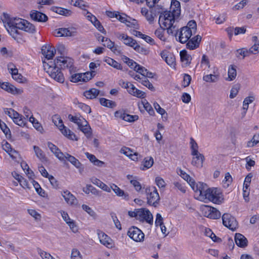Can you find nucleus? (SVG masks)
Segmentation results:
<instances>
[{
  "instance_id": "obj_60",
  "label": "nucleus",
  "mask_w": 259,
  "mask_h": 259,
  "mask_svg": "<svg viewBox=\"0 0 259 259\" xmlns=\"http://www.w3.org/2000/svg\"><path fill=\"white\" fill-rule=\"evenodd\" d=\"M82 209L89 213L91 216L94 217L96 215V212L89 206L83 204L82 205Z\"/></svg>"
},
{
  "instance_id": "obj_14",
  "label": "nucleus",
  "mask_w": 259,
  "mask_h": 259,
  "mask_svg": "<svg viewBox=\"0 0 259 259\" xmlns=\"http://www.w3.org/2000/svg\"><path fill=\"white\" fill-rule=\"evenodd\" d=\"M201 40V36L199 35L195 36L192 38H190L187 42L186 48L191 50H194L199 47Z\"/></svg>"
},
{
  "instance_id": "obj_42",
  "label": "nucleus",
  "mask_w": 259,
  "mask_h": 259,
  "mask_svg": "<svg viewBox=\"0 0 259 259\" xmlns=\"http://www.w3.org/2000/svg\"><path fill=\"white\" fill-rule=\"evenodd\" d=\"M250 54H251L250 52L249 51V50L242 48L237 50L236 56L237 57L239 58L240 56H242V59H244L245 57L248 56Z\"/></svg>"
},
{
  "instance_id": "obj_31",
  "label": "nucleus",
  "mask_w": 259,
  "mask_h": 259,
  "mask_svg": "<svg viewBox=\"0 0 259 259\" xmlns=\"http://www.w3.org/2000/svg\"><path fill=\"white\" fill-rule=\"evenodd\" d=\"M66 160L69 161L71 164H72L76 168H79L81 167V166L82 165L81 163L75 157H74L69 154H66Z\"/></svg>"
},
{
  "instance_id": "obj_25",
  "label": "nucleus",
  "mask_w": 259,
  "mask_h": 259,
  "mask_svg": "<svg viewBox=\"0 0 259 259\" xmlns=\"http://www.w3.org/2000/svg\"><path fill=\"white\" fill-rule=\"evenodd\" d=\"M51 10L53 12H54L57 14L60 15L65 16H69L72 14V12L68 9L62 8L61 7H52L51 8Z\"/></svg>"
},
{
  "instance_id": "obj_17",
  "label": "nucleus",
  "mask_w": 259,
  "mask_h": 259,
  "mask_svg": "<svg viewBox=\"0 0 259 259\" xmlns=\"http://www.w3.org/2000/svg\"><path fill=\"white\" fill-rule=\"evenodd\" d=\"M116 36L119 39L123 41L125 45L132 47L133 48L137 42L135 39H134L132 37L127 36L124 33H118L116 34Z\"/></svg>"
},
{
  "instance_id": "obj_63",
  "label": "nucleus",
  "mask_w": 259,
  "mask_h": 259,
  "mask_svg": "<svg viewBox=\"0 0 259 259\" xmlns=\"http://www.w3.org/2000/svg\"><path fill=\"white\" fill-rule=\"evenodd\" d=\"M120 152L130 157L132 156L133 151L130 148L124 147L120 149Z\"/></svg>"
},
{
  "instance_id": "obj_61",
  "label": "nucleus",
  "mask_w": 259,
  "mask_h": 259,
  "mask_svg": "<svg viewBox=\"0 0 259 259\" xmlns=\"http://www.w3.org/2000/svg\"><path fill=\"white\" fill-rule=\"evenodd\" d=\"M191 80V77L187 74H185L183 77V85L184 87H188Z\"/></svg>"
},
{
  "instance_id": "obj_20",
  "label": "nucleus",
  "mask_w": 259,
  "mask_h": 259,
  "mask_svg": "<svg viewBox=\"0 0 259 259\" xmlns=\"http://www.w3.org/2000/svg\"><path fill=\"white\" fill-rule=\"evenodd\" d=\"M30 17L32 19L38 22H46L48 19L46 15L36 10L31 12Z\"/></svg>"
},
{
  "instance_id": "obj_32",
  "label": "nucleus",
  "mask_w": 259,
  "mask_h": 259,
  "mask_svg": "<svg viewBox=\"0 0 259 259\" xmlns=\"http://www.w3.org/2000/svg\"><path fill=\"white\" fill-rule=\"evenodd\" d=\"M154 6H152L151 7V10L150 12L146 15L145 17L146 20L148 21L150 24H153L154 21V18L156 16L157 13V11H156L155 9H153V7ZM150 8V7H149Z\"/></svg>"
},
{
  "instance_id": "obj_53",
  "label": "nucleus",
  "mask_w": 259,
  "mask_h": 259,
  "mask_svg": "<svg viewBox=\"0 0 259 259\" xmlns=\"http://www.w3.org/2000/svg\"><path fill=\"white\" fill-rule=\"evenodd\" d=\"M134 70L140 73L143 76H145V75L148 71L147 69L140 65H136V67H134Z\"/></svg>"
},
{
  "instance_id": "obj_57",
  "label": "nucleus",
  "mask_w": 259,
  "mask_h": 259,
  "mask_svg": "<svg viewBox=\"0 0 259 259\" xmlns=\"http://www.w3.org/2000/svg\"><path fill=\"white\" fill-rule=\"evenodd\" d=\"M153 105L154 108L159 114H161L162 116H163L164 114L167 115V113L165 110L161 108L160 105L157 103H154Z\"/></svg>"
},
{
  "instance_id": "obj_12",
  "label": "nucleus",
  "mask_w": 259,
  "mask_h": 259,
  "mask_svg": "<svg viewBox=\"0 0 259 259\" xmlns=\"http://www.w3.org/2000/svg\"><path fill=\"white\" fill-rule=\"evenodd\" d=\"M97 234L100 242L101 244L108 248H111L113 246L112 240L110 237L103 231L98 230Z\"/></svg>"
},
{
  "instance_id": "obj_59",
  "label": "nucleus",
  "mask_w": 259,
  "mask_h": 259,
  "mask_svg": "<svg viewBox=\"0 0 259 259\" xmlns=\"http://www.w3.org/2000/svg\"><path fill=\"white\" fill-rule=\"evenodd\" d=\"M74 3L73 4V5L75 7H78L81 9H83L84 7H85V5L83 3V1L81 0H71V4H72L73 2Z\"/></svg>"
},
{
  "instance_id": "obj_13",
  "label": "nucleus",
  "mask_w": 259,
  "mask_h": 259,
  "mask_svg": "<svg viewBox=\"0 0 259 259\" xmlns=\"http://www.w3.org/2000/svg\"><path fill=\"white\" fill-rule=\"evenodd\" d=\"M160 56L168 65L175 66L176 65V58L172 53L166 50H163L160 53Z\"/></svg>"
},
{
  "instance_id": "obj_37",
  "label": "nucleus",
  "mask_w": 259,
  "mask_h": 259,
  "mask_svg": "<svg viewBox=\"0 0 259 259\" xmlns=\"http://www.w3.org/2000/svg\"><path fill=\"white\" fill-rule=\"evenodd\" d=\"M100 103L102 106L109 108H113L116 105L115 102L104 98L100 99Z\"/></svg>"
},
{
  "instance_id": "obj_28",
  "label": "nucleus",
  "mask_w": 259,
  "mask_h": 259,
  "mask_svg": "<svg viewBox=\"0 0 259 259\" xmlns=\"http://www.w3.org/2000/svg\"><path fill=\"white\" fill-rule=\"evenodd\" d=\"M99 90L93 88L84 92L83 95L87 99H93L96 98L99 94Z\"/></svg>"
},
{
  "instance_id": "obj_55",
  "label": "nucleus",
  "mask_w": 259,
  "mask_h": 259,
  "mask_svg": "<svg viewBox=\"0 0 259 259\" xmlns=\"http://www.w3.org/2000/svg\"><path fill=\"white\" fill-rule=\"evenodd\" d=\"M77 106L86 113H90L91 112L90 107L82 103H78Z\"/></svg>"
},
{
  "instance_id": "obj_26",
  "label": "nucleus",
  "mask_w": 259,
  "mask_h": 259,
  "mask_svg": "<svg viewBox=\"0 0 259 259\" xmlns=\"http://www.w3.org/2000/svg\"><path fill=\"white\" fill-rule=\"evenodd\" d=\"M171 12L177 16H180L181 14L180 3L177 0H172L171 2Z\"/></svg>"
},
{
  "instance_id": "obj_24",
  "label": "nucleus",
  "mask_w": 259,
  "mask_h": 259,
  "mask_svg": "<svg viewBox=\"0 0 259 259\" xmlns=\"http://www.w3.org/2000/svg\"><path fill=\"white\" fill-rule=\"evenodd\" d=\"M111 188L118 196L123 197V198L126 200H128V194L120 189L117 185L113 184L111 185Z\"/></svg>"
},
{
  "instance_id": "obj_10",
  "label": "nucleus",
  "mask_w": 259,
  "mask_h": 259,
  "mask_svg": "<svg viewBox=\"0 0 259 259\" xmlns=\"http://www.w3.org/2000/svg\"><path fill=\"white\" fill-rule=\"evenodd\" d=\"M56 126L58 127L61 133L68 139L75 141L78 140V139L76 138V136L74 133L71 132L69 129L67 128L64 125L62 119H59V122L56 125Z\"/></svg>"
},
{
  "instance_id": "obj_54",
  "label": "nucleus",
  "mask_w": 259,
  "mask_h": 259,
  "mask_svg": "<svg viewBox=\"0 0 259 259\" xmlns=\"http://www.w3.org/2000/svg\"><path fill=\"white\" fill-rule=\"evenodd\" d=\"M71 259H82V255L77 249L74 248L72 250Z\"/></svg>"
},
{
  "instance_id": "obj_19",
  "label": "nucleus",
  "mask_w": 259,
  "mask_h": 259,
  "mask_svg": "<svg viewBox=\"0 0 259 259\" xmlns=\"http://www.w3.org/2000/svg\"><path fill=\"white\" fill-rule=\"evenodd\" d=\"M56 50L50 46H44L41 48V53L48 60L52 59Z\"/></svg>"
},
{
  "instance_id": "obj_62",
  "label": "nucleus",
  "mask_w": 259,
  "mask_h": 259,
  "mask_svg": "<svg viewBox=\"0 0 259 259\" xmlns=\"http://www.w3.org/2000/svg\"><path fill=\"white\" fill-rule=\"evenodd\" d=\"M67 224L73 232L76 233L78 231V228L76 225L75 222L73 220H72L70 222H67Z\"/></svg>"
},
{
  "instance_id": "obj_3",
  "label": "nucleus",
  "mask_w": 259,
  "mask_h": 259,
  "mask_svg": "<svg viewBox=\"0 0 259 259\" xmlns=\"http://www.w3.org/2000/svg\"><path fill=\"white\" fill-rule=\"evenodd\" d=\"M157 13L160 14L158 23L160 27L165 28L168 34L174 35L177 37L178 27L176 21L179 16H177L175 13L168 11L163 12L158 11Z\"/></svg>"
},
{
  "instance_id": "obj_64",
  "label": "nucleus",
  "mask_w": 259,
  "mask_h": 259,
  "mask_svg": "<svg viewBox=\"0 0 259 259\" xmlns=\"http://www.w3.org/2000/svg\"><path fill=\"white\" fill-rule=\"evenodd\" d=\"M234 34L237 35L240 34H244L246 31V29L245 27H236L234 28Z\"/></svg>"
},
{
  "instance_id": "obj_39",
  "label": "nucleus",
  "mask_w": 259,
  "mask_h": 259,
  "mask_svg": "<svg viewBox=\"0 0 259 259\" xmlns=\"http://www.w3.org/2000/svg\"><path fill=\"white\" fill-rule=\"evenodd\" d=\"M33 149L36 156L41 161L46 160V157L44 152L38 146H34Z\"/></svg>"
},
{
  "instance_id": "obj_21",
  "label": "nucleus",
  "mask_w": 259,
  "mask_h": 259,
  "mask_svg": "<svg viewBox=\"0 0 259 259\" xmlns=\"http://www.w3.org/2000/svg\"><path fill=\"white\" fill-rule=\"evenodd\" d=\"M193 156L191 161V164L197 167H202L203 162L204 160V156L201 153H197V155H192Z\"/></svg>"
},
{
  "instance_id": "obj_43",
  "label": "nucleus",
  "mask_w": 259,
  "mask_h": 259,
  "mask_svg": "<svg viewBox=\"0 0 259 259\" xmlns=\"http://www.w3.org/2000/svg\"><path fill=\"white\" fill-rule=\"evenodd\" d=\"M259 143V133L255 134L252 139L247 144V147H253Z\"/></svg>"
},
{
  "instance_id": "obj_15",
  "label": "nucleus",
  "mask_w": 259,
  "mask_h": 259,
  "mask_svg": "<svg viewBox=\"0 0 259 259\" xmlns=\"http://www.w3.org/2000/svg\"><path fill=\"white\" fill-rule=\"evenodd\" d=\"M115 116L128 122H134L139 119V116L137 115H132L120 111H116Z\"/></svg>"
},
{
  "instance_id": "obj_23",
  "label": "nucleus",
  "mask_w": 259,
  "mask_h": 259,
  "mask_svg": "<svg viewBox=\"0 0 259 259\" xmlns=\"http://www.w3.org/2000/svg\"><path fill=\"white\" fill-rule=\"evenodd\" d=\"M53 35L56 37L71 36L72 35V32L66 28H60L55 30Z\"/></svg>"
},
{
  "instance_id": "obj_51",
  "label": "nucleus",
  "mask_w": 259,
  "mask_h": 259,
  "mask_svg": "<svg viewBox=\"0 0 259 259\" xmlns=\"http://www.w3.org/2000/svg\"><path fill=\"white\" fill-rule=\"evenodd\" d=\"M4 111L12 119L15 116H19V113L12 108H6Z\"/></svg>"
},
{
  "instance_id": "obj_45",
  "label": "nucleus",
  "mask_w": 259,
  "mask_h": 259,
  "mask_svg": "<svg viewBox=\"0 0 259 259\" xmlns=\"http://www.w3.org/2000/svg\"><path fill=\"white\" fill-rule=\"evenodd\" d=\"M165 29H166L164 27H160L156 29L155 31L156 36L162 41H165L166 39L165 37L164 36V31Z\"/></svg>"
},
{
  "instance_id": "obj_38",
  "label": "nucleus",
  "mask_w": 259,
  "mask_h": 259,
  "mask_svg": "<svg viewBox=\"0 0 259 259\" xmlns=\"http://www.w3.org/2000/svg\"><path fill=\"white\" fill-rule=\"evenodd\" d=\"M93 19L91 20V22L101 32L105 34L106 30L96 17H93Z\"/></svg>"
},
{
  "instance_id": "obj_22",
  "label": "nucleus",
  "mask_w": 259,
  "mask_h": 259,
  "mask_svg": "<svg viewBox=\"0 0 259 259\" xmlns=\"http://www.w3.org/2000/svg\"><path fill=\"white\" fill-rule=\"evenodd\" d=\"M235 241L237 245L240 247L244 248L247 245V239L241 234L236 233L235 234Z\"/></svg>"
},
{
  "instance_id": "obj_16",
  "label": "nucleus",
  "mask_w": 259,
  "mask_h": 259,
  "mask_svg": "<svg viewBox=\"0 0 259 259\" xmlns=\"http://www.w3.org/2000/svg\"><path fill=\"white\" fill-rule=\"evenodd\" d=\"M62 196L64 198L67 204L70 205H76L78 201L75 196L70 193L68 190L63 191L62 192Z\"/></svg>"
},
{
  "instance_id": "obj_5",
  "label": "nucleus",
  "mask_w": 259,
  "mask_h": 259,
  "mask_svg": "<svg viewBox=\"0 0 259 259\" xmlns=\"http://www.w3.org/2000/svg\"><path fill=\"white\" fill-rule=\"evenodd\" d=\"M147 204L156 207L159 204L160 196L155 187H148L145 189Z\"/></svg>"
},
{
  "instance_id": "obj_36",
  "label": "nucleus",
  "mask_w": 259,
  "mask_h": 259,
  "mask_svg": "<svg viewBox=\"0 0 259 259\" xmlns=\"http://www.w3.org/2000/svg\"><path fill=\"white\" fill-rule=\"evenodd\" d=\"M236 68V66L234 65L229 66L228 72L229 80H233L235 78L237 75Z\"/></svg>"
},
{
  "instance_id": "obj_4",
  "label": "nucleus",
  "mask_w": 259,
  "mask_h": 259,
  "mask_svg": "<svg viewBox=\"0 0 259 259\" xmlns=\"http://www.w3.org/2000/svg\"><path fill=\"white\" fill-rule=\"evenodd\" d=\"M198 186L199 189H200L198 192L200 198L207 199L217 204L222 202L221 194L217 188H208L204 183L200 184Z\"/></svg>"
},
{
  "instance_id": "obj_7",
  "label": "nucleus",
  "mask_w": 259,
  "mask_h": 259,
  "mask_svg": "<svg viewBox=\"0 0 259 259\" xmlns=\"http://www.w3.org/2000/svg\"><path fill=\"white\" fill-rule=\"evenodd\" d=\"M222 221L223 225L232 231L236 230L238 228L236 219L230 213H224L222 216Z\"/></svg>"
},
{
  "instance_id": "obj_27",
  "label": "nucleus",
  "mask_w": 259,
  "mask_h": 259,
  "mask_svg": "<svg viewBox=\"0 0 259 259\" xmlns=\"http://www.w3.org/2000/svg\"><path fill=\"white\" fill-rule=\"evenodd\" d=\"M68 118L70 121L76 124L78 127H80V125H81V123H83V121L85 123H87L86 120L81 116L78 117L76 115L73 116L72 114H69L68 116Z\"/></svg>"
},
{
  "instance_id": "obj_40",
  "label": "nucleus",
  "mask_w": 259,
  "mask_h": 259,
  "mask_svg": "<svg viewBox=\"0 0 259 259\" xmlns=\"http://www.w3.org/2000/svg\"><path fill=\"white\" fill-rule=\"evenodd\" d=\"M190 145L191 150V155H197L198 152V146L196 141L191 138L190 139Z\"/></svg>"
},
{
  "instance_id": "obj_48",
  "label": "nucleus",
  "mask_w": 259,
  "mask_h": 259,
  "mask_svg": "<svg viewBox=\"0 0 259 259\" xmlns=\"http://www.w3.org/2000/svg\"><path fill=\"white\" fill-rule=\"evenodd\" d=\"M184 27H187L189 30H191L192 33L195 34L196 32L197 25L196 23L194 20L190 21L186 26Z\"/></svg>"
},
{
  "instance_id": "obj_49",
  "label": "nucleus",
  "mask_w": 259,
  "mask_h": 259,
  "mask_svg": "<svg viewBox=\"0 0 259 259\" xmlns=\"http://www.w3.org/2000/svg\"><path fill=\"white\" fill-rule=\"evenodd\" d=\"M232 182V178L229 172L225 175V179L223 181V186L225 188H227L231 184Z\"/></svg>"
},
{
  "instance_id": "obj_44",
  "label": "nucleus",
  "mask_w": 259,
  "mask_h": 259,
  "mask_svg": "<svg viewBox=\"0 0 259 259\" xmlns=\"http://www.w3.org/2000/svg\"><path fill=\"white\" fill-rule=\"evenodd\" d=\"M190 186L191 187L192 189L196 192L198 193L199 192V190L200 189H199V185L200 184H202V182H198V183L196 184L195 181L193 179H191V178H190V179L188 180V182H187Z\"/></svg>"
},
{
  "instance_id": "obj_29",
  "label": "nucleus",
  "mask_w": 259,
  "mask_h": 259,
  "mask_svg": "<svg viewBox=\"0 0 259 259\" xmlns=\"http://www.w3.org/2000/svg\"><path fill=\"white\" fill-rule=\"evenodd\" d=\"M181 60L182 62L184 63L186 65H189L192 60L191 56L188 54L186 50H182L180 53Z\"/></svg>"
},
{
  "instance_id": "obj_50",
  "label": "nucleus",
  "mask_w": 259,
  "mask_h": 259,
  "mask_svg": "<svg viewBox=\"0 0 259 259\" xmlns=\"http://www.w3.org/2000/svg\"><path fill=\"white\" fill-rule=\"evenodd\" d=\"M7 66L8 69L9 70L10 73L12 74L13 78L15 77L16 74H18V69L15 67V66L13 63H10Z\"/></svg>"
},
{
  "instance_id": "obj_11",
  "label": "nucleus",
  "mask_w": 259,
  "mask_h": 259,
  "mask_svg": "<svg viewBox=\"0 0 259 259\" xmlns=\"http://www.w3.org/2000/svg\"><path fill=\"white\" fill-rule=\"evenodd\" d=\"M179 41L182 44H185L187 42L191 36L193 34L191 30H189L187 27H182L181 28L180 31L179 32ZM178 34H177L178 35Z\"/></svg>"
},
{
  "instance_id": "obj_35",
  "label": "nucleus",
  "mask_w": 259,
  "mask_h": 259,
  "mask_svg": "<svg viewBox=\"0 0 259 259\" xmlns=\"http://www.w3.org/2000/svg\"><path fill=\"white\" fill-rule=\"evenodd\" d=\"M154 161L152 157H147L144 158L143 161V167L142 168V170H145L150 168L153 164Z\"/></svg>"
},
{
  "instance_id": "obj_52",
  "label": "nucleus",
  "mask_w": 259,
  "mask_h": 259,
  "mask_svg": "<svg viewBox=\"0 0 259 259\" xmlns=\"http://www.w3.org/2000/svg\"><path fill=\"white\" fill-rule=\"evenodd\" d=\"M204 81L206 82H215L218 80V76L215 75L208 74L204 75L203 77Z\"/></svg>"
},
{
  "instance_id": "obj_56",
  "label": "nucleus",
  "mask_w": 259,
  "mask_h": 259,
  "mask_svg": "<svg viewBox=\"0 0 259 259\" xmlns=\"http://www.w3.org/2000/svg\"><path fill=\"white\" fill-rule=\"evenodd\" d=\"M155 183L159 188H164L166 185L164 180L159 177H157L155 178Z\"/></svg>"
},
{
  "instance_id": "obj_47",
  "label": "nucleus",
  "mask_w": 259,
  "mask_h": 259,
  "mask_svg": "<svg viewBox=\"0 0 259 259\" xmlns=\"http://www.w3.org/2000/svg\"><path fill=\"white\" fill-rule=\"evenodd\" d=\"M159 1V0H131V1L136 2L138 4L143 3L144 2H146L147 6L150 8L155 5Z\"/></svg>"
},
{
  "instance_id": "obj_18",
  "label": "nucleus",
  "mask_w": 259,
  "mask_h": 259,
  "mask_svg": "<svg viewBox=\"0 0 259 259\" xmlns=\"http://www.w3.org/2000/svg\"><path fill=\"white\" fill-rule=\"evenodd\" d=\"M0 87L2 89L14 95L20 94L22 93L21 90L17 89L14 85L8 82H3L2 83L0 82Z\"/></svg>"
},
{
  "instance_id": "obj_1",
  "label": "nucleus",
  "mask_w": 259,
  "mask_h": 259,
  "mask_svg": "<svg viewBox=\"0 0 259 259\" xmlns=\"http://www.w3.org/2000/svg\"><path fill=\"white\" fill-rule=\"evenodd\" d=\"M73 60L69 57L60 56L56 58L54 61L44 62V67L49 75L56 81L63 83L65 78L61 69L69 68L71 73V68L73 67Z\"/></svg>"
},
{
  "instance_id": "obj_30",
  "label": "nucleus",
  "mask_w": 259,
  "mask_h": 259,
  "mask_svg": "<svg viewBox=\"0 0 259 259\" xmlns=\"http://www.w3.org/2000/svg\"><path fill=\"white\" fill-rule=\"evenodd\" d=\"M13 120L15 123L21 127L25 126L27 123L26 118L19 113V116H15Z\"/></svg>"
},
{
  "instance_id": "obj_58",
  "label": "nucleus",
  "mask_w": 259,
  "mask_h": 259,
  "mask_svg": "<svg viewBox=\"0 0 259 259\" xmlns=\"http://www.w3.org/2000/svg\"><path fill=\"white\" fill-rule=\"evenodd\" d=\"M178 174L185 180L188 182V180L190 179V176L186 174L184 171L182 170L181 168H177Z\"/></svg>"
},
{
  "instance_id": "obj_8",
  "label": "nucleus",
  "mask_w": 259,
  "mask_h": 259,
  "mask_svg": "<svg viewBox=\"0 0 259 259\" xmlns=\"http://www.w3.org/2000/svg\"><path fill=\"white\" fill-rule=\"evenodd\" d=\"M203 215L211 219H218L221 217V212L215 208L208 205H204L201 207Z\"/></svg>"
},
{
  "instance_id": "obj_6",
  "label": "nucleus",
  "mask_w": 259,
  "mask_h": 259,
  "mask_svg": "<svg viewBox=\"0 0 259 259\" xmlns=\"http://www.w3.org/2000/svg\"><path fill=\"white\" fill-rule=\"evenodd\" d=\"M138 220L146 222L152 225L153 223V217L151 212L146 208H138Z\"/></svg>"
},
{
  "instance_id": "obj_9",
  "label": "nucleus",
  "mask_w": 259,
  "mask_h": 259,
  "mask_svg": "<svg viewBox=\"0 0 259 259\" xmlns=\"http://www.w3.org/2000/svg\"><path fill=\"white\" fill-rule=\"evenodd\" d=\"M127 235L131 239L136 242L143 241L145 237L143 232L135 226H133L129 229Z\"/></svg>"
},
{
  "instance_id": "obj_34",
  "label": "nucleus",
  "mask_w": 259,
  "mask_h": 259,
  "mask_svg": "<svg viewBox=\"0 0 259 259\" xmlns=\"http://www.w3.org/2000/svg\"><path fill=\"white\" fill-rule=\"evenodd\" d=\"M104 61L109 65L113 67L114 68L117 69H122L121 64L110 57H106V58L104 60Z\"/></svg>"
},
{
  "instance_id": "obj_46",
  "label": "nucleus",
  "mask_w": 259,
  "mask_h": 259,
  "mask_svg": "<svg viewBox=\"0 0 259 259\" xmlns=\"http://www.w3.org/2000/svg\"><path fill=\"white\" fill-rule=\"evenodd\" d=\"M85 125H83V123H81V125L80 127H78V128L82 131L87 137L91 136V127L88 125V122Z\"/></svg>"
},
{
  "instance_id": "obj_2",
  "label": "nucleus",
  "mask_w": 259,
  "mask_h": 259,
  "mask_svg": "<svg viewBox=\"0 0 259 259\" xmlns=\"http://www.w3.org/2000/svg\"><path fill=\"white\" fill-rule=\"evenodd\" d=\"M2 21L8 32L15 39L19 34L18 29L31 33L36 32L35 26L25 19L20 18H10L8 14L4 13Z\"/></svg>"
},
{
  "instance_id": "obj_33",
  "label": "nucleus",
  "mask_w": 259,
  "mask_h": 259,
  "mask_svg": "<svg viewBox=\"0 0 259 259\" xmlns=\"http://www.w3.org/2000/svg\"><path fill=\"white\" fill-rule=\"evenodd\" d=\"M133 49L138 53L141 55H148L150 53L149 49L140 46L137 42H136Z\"/></svg>"
},
{
  "instance_id": "obj_41",
  "label": "nucleus",
  "mask_w": 259,
  "mask_h": 259,
  "mask_svg": "<svg viewBox=\"0 0 259 259\" xmlns=\"http://www.w3.org/2000/svg\"><path fill=\"white\" fill-rule=\"evenodd\" d=\"M125 24L127 27H133L137 29H139V24L137 21L134 19H132L130 17H128Z\"/></svg>"
}]
</instances>
